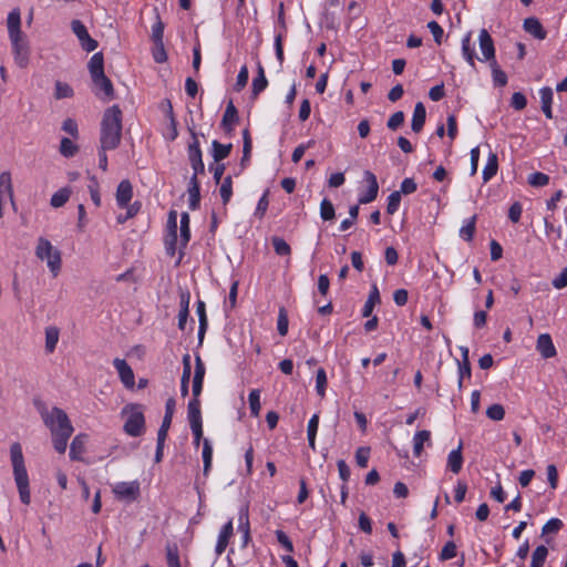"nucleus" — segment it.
<instances>
[{
  "label": "nucleus",
  "mask_w": 567,
  "mask_h": 567,
  "mask_svg": "<svg viewBox=\"0 0 567 567\" xmlns=\"http://www.w3.org/2000/svg\"><path fill=\"white\" fill-rule=\"evenodd\" d=\"M91 79L104 73V58L101 52L94 53L87 64Z\"/></svg>",
  "instance_id": "28"
},
{
  "label": "nucleus",
  "mask_w": 567,
  "mask_h": 567,
  "mask_svg": "<svg viewBox=\"0 0 567 567\" xmlns=\"http://www.w3.org/2000/svg\"><path fill=\"white\" fill-rule=\"evenodd\" d=\"M498 169V158L497 155L493 152H489L487 163L483 169V181L486 183L491 181L497 173Z\"/></svg>",
  "instance_id": "26"
},
{
  "label": "nucleus",
  "mask_w": 567,
  "mask_h": 567,
  "mask_svg": "<svg viewBox=\"0 0 567 567\" xmlns=\"http://www.w3.org/2000/svg\"><path fill=\"white\" fill-rule=\"evenodd\" d=\"M401 203V192H393L388 197L386 213L393 215L398 212Z\"/></svg>",
  "instance_id": "47"
},
{
  "label": "nucleus",
  "mask_w": 567,
  "mask_h": 567,
  "mask_svg": "<svg viewBox=\"0 0 567 567\" xmlns=\"http://www.w3.org/2000/svg\"><path fill=\"white\" fill-rule=\"evenodd\" d=\"M91 199L96 207L101 206V196L99 193V183L95 177H91V183L87 186Z\"/></svg>",
  "instance_id": "59"
},
{
  "label": "nucleus",
  "mask_w": 567,
  "mask_h": 567,
  "mask_svg": "<svg viewBox=\"0 0 567 567\" xmlns=\"http://www.w3.org/2000/svg\"><path fill=\"white\" fill-rule=\"evenodd\" d=\"M213 447L210 442L205 439L203 441V462H204V474L207 475L212 466Z\"/></svg>",
  "instance_id": "41"
},
{
  "label": "nucleus",
  "mask_w": 567,
  "mask_h": 567,
  "mask_svg": "<svg viewBox=\"0 0 567 567\" xmlns=\"http://www.w3.org/2000/svg\"><path fill=\"white\" fill-rule=\"evenodd\" d=\"M234 527L233 520H228L220 529L215 553L220 556L227 548L230 537L233 536Z\"/></svg>",
  "instance_id": "15"
},
{
  "label": "nucleus",
  "mask_w": 567,
  "mask_h": 567,
  "mask_svg": "<svg viewBox=\"0 0 567 567\" xmlns=\"http://www.w3.org/2000/svg\"><path fill=\"white\" fill-rule=\"evenodd\" d=\"M486 415L493 421H501L505 416V410L503 405L495 403L487 408Z\"/></svg>",
  "instance_id": "51"
},
{
  "label": "nucleus",
  "mask_w": 567,
  "mask_h": 567,
  "mask_svg": "<svg viewBox=\"0 0 567 567\" xmlns=\"http://www.w3.org/2000/svg\"><path fill=\"white\" fill-rule=\"evenodd\" d=\"M320 217L324 221L332 220L336 217L333 204L328 198L322 199L320 203Z\"/></svg>",
  "instance_id": "40"
},
{
  "label": "nucleus",
  "mask_w": 567,
  "mask_h": 567,
  "mask_svg": "<svg viewBox=\"0 0 567 567\" xmlns=\"http://www.w3.org/2000/svg\"><path fill=\"white\" fill-rule=\"evenodd\" d=\"M248 78H249L248 69L246 65H244V66H241V69L239 70V73L237 75V81H236V84L234 87L235 91H237V92L241 91L247 85Z\"/></svg>",
  "instance_id": "60"
},
{
  "label": "nucleus",
  "mask_w": 567,
  "mask_h": 567,
  "mask_svg": "<svg viewBox=\"0 0 567 567\" xmlns=\"http://www.w3.org/2000/svg\"><path fill=\"white\" fill-rule=\"evenodd\" d=\"M181 226H179V230H181V240H179V246H181V249H184L186 248L189 239H190V229H189V223H190V218H189V215L188 213H182L181 215Z\"/></svg>",
  "instance_id": "27"
},
{
  "label": "nucleus",
  "mask_w": 567,
  "mask_h": 567,
  "mask_svg": "<svg viewBox=\"0 0 567 567\" xmlns=\"http://www.w3.org/2000/svg\"><path fill=\"white\" fill-rule=\"evenodd\" d=\"M122 137V111L117 105L109 107L101 122L100 143L103 150H115Z\"/></svg>",
  "instance_id": "2"
},
{
  "label": "nucleus",
  "mask_w": 567,
  "mask_h": 567,
  "mask_svg": "<svg viewBox=\"0 0 567 567\" xmlns=\"http://www.w3.org/2000/svg\"><path fill=\"white\" fill-rule=\"evenodd\" d=\"M248 529H250L249 509H248V505H244L240 507L239 514H238V530L243 532V530H248Z\"/></svg>",
  "instance_id": "48"
},
{
  "label": "nucleus",
  "mask_w": 567,
  "mask_h": 567,
  "mask_svg": "<svg viewBox=\"0 0 567 567\" xmlns=\"http://www.w3.org/2000/svg\"><path fill=\"white\" fill-rule=\"evenodd\" d=\"M231 144H221L218 141L212 143V155L215 162H220L226 158L231 152Z\"/></svg>",
  "instance_id": "29"
},
{
  "label": "nucleus",
  "mask_w": 567,
  "mask_h": 567,
  "mask_svg": "<svg viewBox=\"0 0 567 567\" xmlns=\"http://www.w3.org/2000/svg\"><path fill=\"white\" fill-rule=\"evenodd\" d=\"M536 349L545 359L553 358L557 353L551 337L548 333H543L537 338Z\"/></svg>",
  "instance_id": "14"
},
{
  "label": "nucleus",
  "mask_w": 567,
  "mask_h": 567,
  "mask_svg": "<svg viewBox=\"0 0 567 567\" xmlns=\"http://www.w3.org/2000/svg\"><path fill=\"white\" fill-rule=\"evenodd\" d=\"M277 329L280 336H286L288 332V316L284 308L279 310Z\"/></svg>",
  "instance_id": "58"
},
{
  "label": "nucleus",
  "mask_w": 567,
  "mask_h": 567,
  "mask_svg": "<svg viewBox=\"0 0 567 567\" xmlns=\"http://www.w3.org/2000/svg\"><path fill=\"white\" fill-rule=\"evenodd\" d=\"M86 435H76L70 445V458L73 461H81L82 454L85 451Z\"/></svg>",
  "instance_id": "22"
},
{
  "label": "nucleus",
  "mask_w": 567,
  "mask_h": 567,
  "mask_svg": "<svg viewBox=\"0 0 567 567\" xmlns=\"http://www.w3.org/2000/svg\"><path fill=\"white\" fill-rule=\"evenodd\" d=\"M10 458L20 501L24 505H29L31 502L30 482L20 443L14 442L13 444H11Z\"/></svg>",
  "instance_id": "3"
},
{
  "label": "nucleus",
  "mask_w": 567,
  "mask_h": 567,
  "mask_svg": "<svg viewBox=\"0 0 567 567\" xmlns=\"http://www.w3.org/2000/svg\"><path fill=\"white\" fill-rule=\"evenodd\" d=\"M475 221H476V216H473L468 219V221L462 226V228L460 229V236L466 240V241H471L473 236H474V231H475Z\"/></svg>",
  "instance_id": "46"
},
{
  "label": "nucleus",
  "mask_w": 567,
  "mask_h": 567,
  "mask_svg": "<svg viewBox=\"0 0 567 567\" xmlns=\"http://www.w3.org/2000/svg\"><path fill=\"white\" fill-rule=\"evenodd\" d=\"M327 388V374L324 369L320 368L317 370L316 374V390L320 398H323L326 394Z\"/></svg>",
  "instance_id": "45"
},
{
  "label": "nucleus",
  "mask_w": 567,
  "mask_h": 567,
  "mask_svg": "<svg viewBox=\"0 0 567 567\" xmlns=\"http://www.w3.org/2000/svg\"><path fill=\"white\" fill-rule=\"evenodd\" d=\"M463 466V456H462V444L457 446V449L452 450L447 456V468L457 474Z\"/></svg>",
  "instance_id": "24"
},
{
  "label": "nucleus",
  "mask_w": 567,
  "mask_h": 567,
  "mask_svg": "<svg viewBox=\"0 0 567 567\" xmlns=\"http://www.w3.org/2000/svg\"><path fill=\"white\" fill-rule=\"evenodd\" d=\"M113 493L120 501L134 502L140 496V483L137 481L120 482L114 485Z\"/></svg>",
  "instance_id": "7"
},
{
  "label": "nucleus",
  "mask_w": 567,
  "mask_h": 567,
  "mask_svg": "<svg viewBox=\"0 0 567 567\" xmlns=\"http://www.w3.org/2000/svg\"><path fill=\"white\" fill-rule=\"evenodd\" d=\"M133 196V187L128 179H123L116 189V204L120 208H125Z\"/></svg>",
  "instance_id": "13"
},
{
  "label": "nucleus",
  "mask_w": 567,
  "mask_h": 567,
  "mask_svg": "<svg viewBox=\"0 0 567 567\" xmlns=\"http://www.w3.org/2000/svg\"><path fill=\"white\" fill-rule=\"evenodd\" d=\"M268 85L266 76H255L251 85L252 97H257Z\"/></svg>",
  "instance_id": "53"
},
{
  "label": "nucleus",
  "mask_w": 567,
  "mask_h": 567,
  "mask_svg": "<svg viewBox=\"0 0 567 567\" xmlns=\"http://www.w3.org/2000/svg\"><path fill=\"white\" fill-rule=\"evenodd\" d=\"M524 30L532 34L534 38L538 40H544L547 35L546 31L544 30L542 23L537 18L530 17L524 20Z\"/></svg>",
  "instance_id": "21"
},
{
  "label": "nucleus",
  "mask_w": 567,
  "mask_h": 567,
  "mask_svg": "<svg viewBox=\"0 0 567 567\" xmlns=\"http://www.w3.org/2000/svg\"><path fill=\"white\" fill-rule=\"evenodd\" d=\"M275 535H276V538L278 540V543L288 551V553H292L293 551V544L292 542L289 539V537L286 535V533H284L282 530L278 529L275 532Z\"/></svg>",
  "instance_id": "63"
},
{
  "label": "nucleus",
  "mask_w": 567,
  "mask_h": 567,
  "mask_svg": "<svg viewBox=\"0 0 567 567\" xmlns=\"http://www.w3.org/2000/svg\"><path fill=\"white\" fill-rule=\"evenodd\" d=\"M74 94L73 89L65 82L56 81L54 85V97L56 100L72 97Z\"/></svg>",
  "instance_id": "38"
},
{
  "label": "nucleus",
  "mask_w": 567,
  "mask_h": 567,
  "mask_svg": "<svg viewBox=\"0 0 567 567\" xmlns=\"http://www.w3.org/2000/svg\"><path fill=\"white\" fill-rule=\"evenodd\" d=\"M426 110L422 102H417L414 106L413 116L411 121V130L414 133H420L425 124Z\"/></svg>",
  "instance_id": "19"
},
{
  "label": "nucleus",
  "mask_w": 567,
  "mask_h": 567,
  "mask_svg": "<svg viewBox=\"0 0 567 567\" xmlns=\"http://www.w3.org/2000/svg\"><path fill=\"white\" fill-rule=\"evenodd\" d=\"M166 560L167 567H181L179 551L176 544L166 545Z\"/></svg>",
  "instance_id": "36"
},
{
  "label": "nucleus",
  "mask_w": 567,
  "mask_h": 567,
  "mask_svg": "<svg viewBox=\"0 0 567 567\" xmlns=\"http://www.w3.org/2000/svg\"><path fill=\"white\" fill-rule=\"evenodd\" d=\"M359 216V205H353L349 208V217L343 219L340 224V230L346 231L354 225Z\"/></svg>",
  "instance_id": "43"
},
{
  "label": "nucleus",
  "mask_w": 567,
  "mask_h": 567,
  "mask_svg": "<svg viewBox=\"0 0 567 567\" xmlns=\"http://www.w3.org/2000/svg\"><path fill=\"white\" fill-rule=\"evenodd\" d=\"M219 194L224 205H227L233 195V179L231 176H226L220 185Z\"/></svg>",
  "instance_id": "37"
},
{
  "label": "nucleus",
  "mask_w": 567,
  "mask_h": 567,
  "mask_svg": "<svg viewBox=\"0 0 567 567\" xmlns=\"http://www.w3.org/2000/svg\"><path fill=\"white\" fill-rule=\"evenodd\" d=\"M113 365L116 369L121 381L126 388L134 386V373L131 367L124 359L116 358L113 360Z\"/></svg>",
  "instance_id": "12"
},
{
  "label": "nucleus",
  "mask_w": 567,
  "mask_h": 567,
  "mask_svg": "<svg viewBox=\"0 0 567 567\" xmlns=\"http://www.w3.org/2000/svg\"><path fill=\"white\" fill-rule=\"evenodd\" d=\"M72 32L76 35L82 49L86 52H92L97 48V41L91 38L86 27L80 20H72Z\"/></svg>",
  "instance_id": "9"
},
{
  "label": "nucleus",
  "mask_w": 567,
  "mask_h": 567,
  "mask_svg": "<svg viewBox=\"0 0 567 567\" xmlns=\"http://www.w3.org/2000/svg\"><path fill=\"white\" fill-rule=\"evenodd\" d=\"M431 433L427 430L417 431L413 437V453L419 456L425 442H430Z\"/></svg>",
  "instance_id": "30"
},
{
  "label": "nucleus",
  "mask_w": 567,
  "mask_h": 567,
  "mask_svg": "<svg viewBox=\"0 0 567 567\" xmlns=\"http://www.w3.org/2000/svg\"><path fill=\"white\" fill-rule=\"evenodd\" d=\"M6 196L10 199L13 197L11 174L2 172L0 174V218L2 217V207Z\"/></svg>",
  "instance_id": "16"
},
{
  "label": "nucleus",
  "mask_w": 567,
  "mask_h": 567,
  "mask_svg": "<svg viewBox=\"0 0 567 567\" xmlns=\"http://www.w3.org/2000/svg\"><path fill=\"white\" fill-rule=\"evenodd\" d=\"M548 183L549 176L540 172L533 173L528 177V184L534 187H543L546 186Z\"/></svg>",
  "instance_id": "50"
},
{
  "label": "nucleus",
  "mask_w": 567,
  "mask_h": 567,
  "mask_svg": "<svg viewBox=\"0 0 567 567\" xmlns=\"http://www.w3.org/2000/svg\"><path fill=\"white\" fill-rule=\"evenodd\" d=\"M274 250L279 256H288L291 252L290 246L281 237H274L271 239Z\"/></svg>",
  "instance_id": "44"
},
{
  "label": "nucleus",
  "mask_w": 567,
  "mask_h": 567,
  "mask_svg": "<svg viewBox=\"0 0 567 567\" xmlns=\"http://www.w3.org/2000/svg\"><path fill=\"white\" fill-rule=\"evenodd\" d=\"M187 417L189 421V425L203 424L202 423V412H200V401L199 399H192L187 405Z\"/></svg>",
  "instance_id": "25"
},
{
  "label": "nucleus",
  "mask_w": 567,
  "mask_h": 567,
  "mask_svg": "<svg viewBox=\"0 0 567 567\" xmlns=\"http://www.w3.org/2000/svg\"><path fill=\"white\" fill-rule=\"evenodd\" d=\"M430 32L433 34L436 44H441L443 41L444 30L436 21H430L427 23Z\"/></svg>",
  "instance_id": "57"
},
{
  "label": "nucleus",
  "mask_w": 567,
  "mask_h": 567,
  "mask_svg": "<svg viewBox=\"0 0 567 567\" xmlns=\"http://www.w3.org/2000/svg\"><path fill=\"white\" fill-rule=\"evenodd\" d=\"M268 195H269V189H266L265 193L262 194V196L260 197V199L258 200V204H257L254 215L259 219H261L265 216V214L268 209V206H269Z\"/></svg>",
  "instance_id": "49"
},
{
  "label": "nucleus",
  "mask_w": 567,
  "mask_h": 567,
  "mask_svg": "<svg viewBox=\"0 0 567 567\" xmlns=\"http://www.w3.org/2000/svg\"><path fill=\"white\" fill-rule=\"evenodd\" d=\"M72 433L73 432H62L61 434L60 433L51 434L52 441H53V446L58 453L63 454L65 452L66 446H68V441L71 437Z\"/></svg>",
  "instance_id": "32"
},
{
  "label": "nucleus",
  "mask_w": 567,
  "mask_h": 567,
  "mask_svg": "<svg viewBox=\"0 0 567 567\" xmlns=\"http://www.w3.org/2000/svg\"><path fill=\"white\" fill-rule=\"evenodd\" d=\"M480 49L483 55V61L492 63L495 59V47L493 39L486 29H482L478 35Z\"/></svg>",
  "instance_id": "10"
},
{
  "label": "nucleus",
  "mask_w": 567,
  "mask_h": 567,
  "mask_svg": "<svg viewBox=\"0 0 567 567\" xmlns=\"http://www.w3.org/2000/svg\"><path fill=\"white\" fill-rule=\"evenodd\" d=\"M551 285L556 289H563L567 287V267L564 268L560 274L553 279Z\"/></svg>",
  "instance_id": "64"
},
{
  "label": "nucleus",
  "mask_w": 567,
  "mask_h": 567,
  "mask_svg": "<svg viewBox=\"0 0 567 567\" xmlns=\"http://www.w3.org/2000/svg\"><path fill=\"white\" fill-rule=\"evenodd\" d=\"M59 341V329L56 327H49L45 330V350L52 353Z\"/></svg>",
  "instance_id": "35"
},
{
  "label": "nucleus",
  "mask_w": 567,
  "mask_h": 567,
  "mask_svg": "<svg viewBox=\"0 0 567 567\" xmlns=\"http://www.w3.org/2000/svg\"><path fill=\"white\" fill-rule=\"evenodd\" d=\"M145 419L143 412L135 406L131 408V412L124 424V431L131 436H140L144 432Z\"/></svg>",
  "instance_id": "8"
},
{
  "label": "nucleus",
  "mask_w": 567,
  "mask_h": 567,
  "mask_svg": "<svg viewBox=\"0 0 567 567\" xmlns=\"http://www.w3.org/2000/svg\"><path fill=\"white\" fill-rule=\"evenodd\" d=\"M511 105L513 109H515L517 111L525 109L527 105L526 96L520 92H515L512 95Z\"/></svg>",
  "instance_id": "61"
},
{
  "label": "nucleus",
  "mask_w": 567,
  "mask_h": 567,
  "mask_svg": "<svg viewBox=\"0 0 567 567\" xmlns=\"http://www.w3.org/2000/svg\"><path fill=\"white\" fill-rule=\"evenodd\" d=\"M370 457V449L369 447H359L355 452V462L358 466L361 468H365L368 466Z\"/></svg>",
  "instance_id": "55"
},
{
  "label": "nucleus",
  "mask_w": 567,
  "mask_h": 567,
  "mask_svg": "<svg viewBox=\"0 0 567 567\" xmlns=\"http://www.w3.org/2000/svg\"><path fill=\"white\" fill-rule=\"evenodd\" d=\"M7 28L14 62L19 68L24 69L29 64L30 49L27 37L21 31V13L18 8L9 12Z\"/></svg>",
  "instance_id": "1"
},
{
  "label": "nucleus",
  "mask_w": 567,
  "mask_h": 567,
  "mask_svg": "<svg viewBox=\"0 0 567 567\" xmlns=\"http://www.w3.org/2000/svg\"><path fill=\"white\" fill-rule=\"evenodd\" d=\"M563 522L559 518H550L542 528L543 535L558 533L563 527Z\"/></svg>",
  "instance_id": "52"
},
{
  "label": "nucleus",
  "mask_w": 567,
  "mask_h": 567,
  "mask_svg": "<svg viewBox=\"0 0 567 567\" xmlns=\"http://www.w3.org/2000/svg\"><path fill=\"white\" fill-rule=\"evenodd\" d=\"M35 255L39 259L47 261L53 276L59 274L61 269V254L48 239L43 237L39 238Z\"/></svg>",
  "instance_id": "5"
},
{
  "label": "nucleus",
  "mask_w": 567,
  "mask_h": 567,
  "mask_svg": "<svg viewBox=\"0 0 567 567\" xmlns=\"http://www.w3.org/2000/svg\"><path fill=\"white\" fill-rule=\"evenodd\" d=\"M190 135H192V142L188 144V159L190 163V166L194 171L193 176H198V174H203L205 171V165L202 158V150L199 146V141L197 137V134L194 132V130L189 128Z\"/></svg>",
  "instance_id": "6"
},
{
  "label": "nucleus",
  "mask_w": 567,
  "mask_h": 567,
  "mask_svg": "<svg viewBox=\"0 0 567 567\" xmlns=\"http://www.w3.org/2000/svg\"><path fill=\"white\" fill-rule=\"evenodd\" d=\"M153 58L157 63H163L167 60V54L163 42L154 43Z\"/></svg>",
  "instance_id": "62"
},
{
  "label": "nucleus",
  "mask_w": 567,
  "mask_h": 567,
  "mask_svg": "<svg viewBox=\"0 0 567 567\" xmlns=\"http://www.w3.org/2000/svg\"><path fill=\"white\" fill-rule=\"evenodd\" d=\"M70 196H71V189L68 187H63L52 195L50 204L54 208H60L65 205V203L69 200Z\"/></svg>",
  "instance_id": "31"
},
{
  "label": "nucleus",
  "mask_w": 567,
  "mask_h": 567,
  "mask_svg": "<svg viewBox=\"0 0 567 567\" xmlns=\"http://www.w3.org/2000/svg\"><path fill=\"white\" fill-rule=\"evenodd\" d=\"M59 151L62 156L70 158V157H73L78 153L79 147L70 138L63 137L61 140Z\"/></svg>",
  "instance_id": "39"
},
{
  "label": "nucleus",
  "mask_w": 567,
  "mask_h": 567,
  "mask_svg": "<svg viewBox=\"0 0 567 567\" xmlns=\"http://www.w3.org/2000/svg\"><path fill=\"white\" fill-rule=\"evenodd\" d=\"M489 66L492 70L494 85L495 86H505L507 84V75L499 68L497 61H492V63H489Z\"/></svg>",
  "instance_id": "34"
},
{
  "label": "nucleus",
  "mask_w": 567,
  "mask_h": 567,
  "mask_svg": "<svg viewBox=\"0 0 567 567\" xmlns=\"http://www.w3.org/2000/svg\"><path fill=\"white\" fill-rule=\"evenodd\" d=\"M462 55L472 68H475L476 54L472 45V32H467L462 39Z\"/></svg>",
  "instance_id": "23"
},
{
  "label": "nucleus",
  "mask_w": 567,
  "mask_h": 567,
  "mask_svg": "<svg viewBox=\"0 0 567 567\" xmlns=\"http://www.w3.org/2000/svg\"><path fill=\"white\" fill-rule=\"evenodd\" d=\"M548 556V549L544 545H539L532 554L530 567H543Z\"/></svg>",
  "instance_id": "33"
},
{
  "label": "nucleus",
  "mask_w": 567,
  "mask_h": 567,
  "mask_svg": "<svg viewBox=\"0 0 567 567\" xmlns=\"http://www.w3.org/2000/svg\"><path fill=\"white\" fill-rule=\"evenodd\" d=\"M364 179L369 184V186L365 193L360 194L359 204H368L373 202L377 198L379 192V184L375 175L372 172L365 171Z\"/></svg>",
  "instance_id": "11"
},
{
  "label": "nucleus",
  "mask_w": 567,
  "mask_h": 567,
  "mask_svg": "<svg viewBox=\"0 0 567 567\" xmlns=\"http://www.w3.org/2000/svg\"><path fill=\"white\" fill-rule=\"evenodd\" d=\"M92 82H93L94 92L96 95H99L100 91H102L106 97H113V95H114L113 84H112L111 80L105 75V73L92 78Z\"/></svg>",
  "instance_id": "17"
},
{
  "label": "nucleus",
  "mask_w": 567,
  "mask_h": 567,
  "mask_svg": "<svg viewBox=\"0 0 567 567\" xmlns=\"http://www.w3.org/2000/svg\"><path fill=\"white\" fill-rule=\"evenodd\" d=\"M40 414L44 424L50 429L51 434L73 432L71 421L62 409L55 406L49 411L42 408Z\"/></svg>",
  "instance_id": "4"
},
{
  "label": "nucleus",
  "mask_w": 567,
  "mask_h": 567,
  "mask_svg": "<svg viewBox=\"0 0 567 567\" xmlns=\"http://www.w3.org/2000/svg\"><path fill=\"white\" fill-rule=\"evenodd\" d=\"M239 116L233 101H229L221 120V126L226 132H231L234 125L238 122Z\"/></svg>",
  "instance_id": "20"
},
{
  "label": "nucleus",
  "mask_w": 567,
  "mask_h": 567,
  "mask_svg": "<svg viewBox=\"0 0 567 567\" xmlns=\"http://www.w3.org/2000/svg\"><path fill=\"white\" fill-rule=\"evenodd\" d=\"M457 554V549H456V545L454 544V542H447L444 547L442 548L441 550V554H440V559L441 560H449V559H452L456 556Z\"/></svg>",
  "instance_id": "56"
},
{
  "label": "nucleus",
  "mask_w": 567,
  "mask_h": 567,
  "mask_svg": "<svg viewBox=\"0 0 567 567\" xmlns=\"http://www.w3.org/2000/svg\"><path fill=\"white\" fill-rule=\"evenodd\" d=\"M250 412L254 416H258L260 412V391L258 389H254L250 391L248 396Z\"/></svg>",
  "instance_id": "42"
},
{
  "label": "nucleus",
  "mask_w": 567,
  "mask_h": 567,
  "mask_svg": "<svg viewBox=\"0 0 567 567\" xmlns=\"http://www.w3.org/2000/svg\"><path fill=\"white\" fill-rule=\"evenodd\" d=\"M404 113L402 111H398L393 113L386 122V126L391 131L398 130L404 123Z\"/></svg>",
  "instance_id": "54"
},
{
  "label": "nucleus",
  "mask_w": 567,
  "mask_h": 567,
  "mask_svg": "<svg viewBox=\"0 0 567 567\" xmlns=\"http://www.w3.org/2000/svg\"><path fill=\"white\" fill-rule=\"evenodd\" d=\"M187 193H188L189 208L192 210L197 209L199 207V202H200V187H199L198 178L196 176H192L189 178Z\"/></svg>",
  "instance_id": "18"
}]
</instances>
